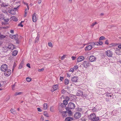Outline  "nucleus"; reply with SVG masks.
Instances as JSON below:
<instances>
[{
    "mask_svg": "<svg viewBox=\"0 0 121 121\" xmlns=\"http://www.w3.org/2000/svg\"><path fill=\"white\" fill-rule=\"evenodd\" d=\"M89 119L92 121H98L99 119L98 117H96V116L94 113L91 114L88 116Z\"/></svg>",
    "mask_w": 121,
    "mask_h": 121,
    "instance_id": "1",
    "label": "nucleus"
},
{
    "mask_svg": "<svg viewBox=\"0 0 121 121\" xmlns=\"http://www.w3.org/2000/svg\"><path fill=\"white\" fill-rule=\"evenodd\" d=\"M94 42L91 43L90 45L87 46L85 48V50L86 51L91 50L92 48L94 47Z\"/></svg>",
    "mask_w": 121,
    "mask_h": 121,
    "instance_id": "2",
    "label": "nucleus"
},
{
    "mask_svg": "<svg viewBox=\"0 0 121 121\" xmlns=\"http://www.w3.org/2000/svg\"><path fill=\"white\" fill-rule=\"evenodd\" d=\"M1 71H4L8 69L7 65L5 64H3L1 66Z\"/></svg>",
    "mask_w": 121,
    "mask_h": 121,
    "instance_id": "3",
    "label": "nucleus"
},
{
    "mask_svg": "<svg viewBox=\"0 0 121 121\" xmlns=\"http://www.w3.org/2000/svg\"><path fill=\"white\" fill-rule=\"evenodd\" d=\"M75 108L74 104L73 103L71 102L69 103L68 105V107L66 108H68L70 109H73Z\"/></svg>",
    "mask_w": 121,
    "mask_h": 121,
    "instance_id": "4",
    "label": "nucleus"
},
{
    "mask_svg": "<svg viewBox=\"0 0 121 121\" xmlns=\"http://www.w3.org/2000/svg\"><path fill=\"white\" fill-rule=\"evenodd\" d=\"M106 55L108 57H110L112 56L113 53L112 51L110 50H108L105 52Z\"/></svg>",
    "mask_w": 121,
    "mask_h": 121,
    "instance_id": "5",
    "label": "nucleus"
},
{
    "mask_svg": "<svg viewBox=\"0 0 121 121\" xmlns=\"http://www.w3.org/2000/svg\"><path fill=\"white\" fill-rule=\"evenodd\" d=\"M4 72V75L6 76H9L11 73V70L9 69H7V70Z\"/></svg>",
    "mask_w": 121,
    "mask_h": 121,
    "instance_id": "6",
    "label": "nucleus"
},
{
    "mask_svg": "<svg viewBox=\"0 0 121 121\" xmlns=\"http://www.w3.org/2000/svg\"><path fill=\"white\" fill-rule=\"evenodd\" d=\"M5 48L6 49H9L12 50L14 49L15 47L13 45L10 44L9 45H6Z\"/></svg>",
    "mask_w": 121,
    "mask_h": 121,
    "instance_id": "7",
    "label": "nucleus"
},
{
    "mask_svg": "<svg viewBox=\"0 0 121 121\" xmlns=\"http://www.w3.org/2000/svg\"><path fill=\"white\" fill-rule=\"evenodd\" d=\"M81 116V114L80 113L77 112L75 113L74 117L76 119H78Z\"/></svg>",
    "mask_w": 121,
    "mask_h": 121,
    "instance_id": "8",
    "label": "nucleus"
},
{
    "mask_svg": "<svg viewBox=\"0 0 121 121\" xmlns=\"http://www.w3.org/2000/svg\"><path fill=\"white\" fill-rule=\"evenodd\" d=\"M89 59L90 61L92 62L95 61L96 59V58L94 56H90Z\"/></svg>",
    "mask_w": 121,
    "mask_h": 121,
    "instance_id": "9",
    "label": "nucleus"
},
{
    "mask_svg": "<svg viewBox=\"0 0 121 121\" xmlns=\"http://www.w3.org/2000/svg\"><path fill=\"white\" fill-rule=\"evenodd\" d=\"M71 79L72 82H77L78 80V78L77 76H74L72 77Z\"/></svg>",
    "mask_w": 121,
    "mask_h": 121,
    "instance_id": "10",
    "label": "nucleus"
},
{
    "mask_svg": "<svg viewBox=\"0 0 121 121\" xmlns=\"http://www.w3.org/2000/svg\"><path fill=\"white\" fill-rule=\"evenodd\" d=\"M20 6V5H19L17 7L14 8L13 9L9 10V12L12 14H13V13L12 12L14 11V10L16 11L18 9Z\"/></svg>",
    "mask_w": 121,
    "mask_h": 121,
    "instance_id": "11",
    "label": "nucleus"
},
{
    "mask_svg": "<svg viewBox=\"0 0 121 121\" xmlns=\"http://www.w3.org/2000/svg\"><path fill=\"white\" fill-rule=\"evenodd\" d=\"M78 96H81L83 95V92L80 90L78 91L76 94Z\"/></svg>",
    "mask_w": 121,
    "mask_h": 121,
    "instance_id": "12",
    "label": "nucleus"
},
{
    "mask_svg": "<svg viewBox=\"0 0 121 121\" xmlns=\"http://www.w3.org/2000/svg\"><path fill=\"white\" fill-rule=\"evenodd\" d=\"M115 53L117 55H119L121 54V51L118 48H116L115 51Z\"/></svg>",
    "mask_w": 121,
    "mask_h": 121,
    "instance_id": "13",
    "label": "nucleus"
},
{
    "mask_svg": "<svg viewBox=\"0 0 121 121\" xmlns=\"http://www.w3.org/2000/svg\"><path fill=\"white\" fill-rule=\"evenodd\" d=\"M36 14L35 13L32 16V20L34 22H36L37 21V19L36 17Z\"/></svg>",
    "mask_w": 121,
    "mask_h": 121,
    "instance_id": "14",
    "label": "nucleus"
},
{
    "mask_svg": "<svg viewBox=\"0 0 121 121\" xmlns=\"http://www.w3.org/2000/svg\"><path fill=\"white\" fill-rule=\"evenodd\" d=\"M89 64L88 61H84V66L85 68H87L89 66Z\"/></svg>",
    "mask_w": 121,
    "mask_h": 121,
    "instance_id": "15",
    "label": "nucleus"
},
{
    "mask_svg": "<svg viewBox=\"0 0 121 121\" xmlns=\"http://www.w3.org/2000/svg\"><path fill=\"white\" fill-rule=\"evenodd\" d=\"M77 62H81L83 60V56H80L78 57L77 59Z\"/></svg>",
    "mask_w": 121,
    "mask_h": 121,
    "instance_id": "16",
    "label": "nucleus"
},
{
    "mask_svg": "<svg viewBox=\"0 0 121 121\" xmlns=\"http://www.w3.org/2000/svg\"><path fill=\"white\" fill-rule=\"evenodd\" d=\"M18 53V51H17L16 50L13 51L12 52V55L13 56H15L17 55Z\"/></svg>",
    "mask_w": 121,
    "mask_h": 121,
    "instance_id": "17",
    "label": "nucleus"
},
{
    "mask_svg": "<svg viewBox=\"0 0 121 121\" xmlns=\"http://www.w3.org/2000/svg\"><path fill=\"white\" fill-rule=\"evenodd\" d=\"M73 120V118L71 117H68L66 118L65 120L66 121H72Z\"/></svg>",
    "mask_w": 121,
    "mask_h": 121,
    "instance_id": "18",
    "label": "nucleus"
},
{
    "mask_svg": "<svg viewBox=\"0 0 121 121\" xmlns=\"http://www.w3.org/2000/svg\"><path fill=\"white\" fill-rule=\"evenodd\" d=\"M11 18L13 20L15 21H17L18 20L16 17L14 16H12L11 17Z\"/></svg>",
    "mask_w": 121,
    "mask_h": 121,
    "instance_id": "19",
    "label": "nucleus"
},
{
    "mask_svg": "<svg viewBox=\"0 0 121 121\" xmlns=\"http://www.w3.org/2000/svg\"><path fill=\"white\" fill-rule=\"evenodd\" d=\"M69 83V80L68 79H65L64 81V83L66 85H68Z\"/></svg>",
    "mask_w": 121,
    "mask_h": 121,
    "instance_id": "20",
    "label": "nucleus"
},
{
    "mask_svg": "<svg viewBox=\"0 0 121 121\" xmlns=\"http://www.w3.org/2000/svg\"><path fill=\"white\" fill-rule=\"evenodd\" d=\"M23 62H21L20 64L19 67H18L19 69H20L22 68L23 65Z\"/></svg>",
    "mask_w": 121,
    "mask_h": 121,
    "instance_id": "21",
    "label": "nucleus"
},
{
    "mask_svg": "<svg viewBox=\"0 0 121 121\" xmlns=\"http://www.w3.org/2000/svg\"><path fill=\"white\" fill-rule=\"evenodd\" d=\"M66 109L67 110V112L70 115L71 114L72 112L71 110H69V109L68 108H66Z\"/></svg>",
    "mask_w": 121,
    "mask_h": 121,
    "instance_id": "22",
    "label": "nucleus"
},
{
    "mask_svg": "<svg viewBox=\"0 0 121 121\" xmlns=\"http://www.w3.org/2000/svg\"><path fill=\"white\" fill-rule=\"evenodd\" d=\"M22 93L21 92H16L14 94V95L16 96L17 95H20L22 94Z\"/></svg>",
    "mask_w": 121,
    "mask_h": 121,
    "instance_id": "23",
    "label": "nucleus"
},
{
    "mask_svg": "<svg viewBox=\"0 0 121 121\" xmlns=\"http://www.w3.org/2000/svg\"><path fill=\"white\" fill-rule=\"evenodd\" d=\"M53 88L54 91L56 90L58 88V86L57 85H55L53 86Z\"/></svg>",
    "mask_w": 121,
    "mask_h": 121,
    "instance_id": "24",
    "label": "nucleus"
},
{
    "mask_svg": "<svg viewBox=\"0 0 121 121\" xmlns=\"http://www.w3.org/2000/svg\"><path fill=\"white\" fill-rule=\"evenodd\" d=\"M6 37L5 35L0 34V39H2L5 38Z\"/></svg>",
    "mask_w": 121,
    "mask_h": 121,
    "instance_id": "25",
    "label": "nucleus"
},
{
    "mask_svg": "<svg viewBox=\"0 0 121 121\" xmlns=\"http://www.w3.org/2000/svg\"><path fill=\"white\" fill-rule=\"evenodd\" d=\"M43 108L44 109H46L47 108V104H43Z\"/></svg>",
    "mask_w": 121,
    "mask_h": 121,
    "instance_id": "26",
    "label": "nucleus"
},
{
    "mask_svg": "<svg viewBox=\"0 0 121 121\" xmlns=\"http://www.w3.org/2000/svg\"><path fill=\"white\" fill-rule=\"evenodd\" d=\"M43 113V114L45 116L47 117H48V114L47 112H44Z\"/></svg>",
    "mask_w": 121,
    "mask_h": 121,
    "instance_id": "27",
    "label": "nucleus"
},
{
    "mask_svg": "<svg viewBox=\"0 0 121 121\" xmlns=\"http://www.w3.org/2000/svg\"><path fill=\"white\" fill-rule=\"evenodd\" d=\"M4 16L2 14H0V20H1L4 19Z\"/></svg>",
    "mask_w": 121,
    "mask_h": 121,
    "instance_id": "28",
    "label": "nucleus"
},
{
    "mask_svg": "<svg viewBox=\"0 0 121 121\" xmlns=\"http://www.w3.org/2000/svg\"><path fill=\"white\" fill-rule=\"evenodd\" d=\"M112 95H110V93H107L106 94V95L108 97H111Z\"/></svg>",
    "mask_w": 121,
    "mask_h": 121,
    "instance_id": "29",
    "label": "nucleus"
},
{
    "mask_svg": "<svg viewBox=\"0 0 121 121\" xmlns=\"http://www.w3.org/2000/svg\"><path fill=\"white\" fill-rule=\"evenodd\" d=\"M97 24V22H94L92 23V24L91 25V27H92Z\"/></svg>",
    "mask_w": 121,
    "mask_h": 121,
    "instance_id": "30",
    "label": "nucleus"
},
{
    "mask_svg": "<svg viewBox=\"0 0 121 121\" xmlns=\"http://www.w3.org/2000/svg\"><path fill=\"white\" fill-rule=\"evenodd\" d=\"M13 36L14 37V38L16 40L17 39L18 37V35H14V36Z\"/></svg>",
    "mask_w": 121,
    "mask_h": 121,
    "instance_id": "31",
    "label": "nucleus"
},
{
    "mask_svg": "<svg viewBox=\"0 0 121 121\" xmlns=\"http://www.w3.org/2000/svg\"><path fill=\"white\" fill-rule=\"evenodd\" d=\"M10 111L12 113H13V114H15L16 113V112H15V111L12 108H11L10 110Z\"/></svg>",
    "mask_w": 121,
    "mask_h": 121,
    "instance_id": "32",
    "label": "nucleus"
},
{
    "mask_svg": "<svg viewBox=\"0 0 121 121\" xmlns=\"http://www.w3.org/2000/svg\"><path fill=\"white\" fill-rule=\"evenodd\" d=\"M63 103L64 104L65 106V105H67L68 104V103L67 101L66 100H64L63 101Z\"/></svg>",
    "mask_w": 121,
    "mask_h": 121,
    "instance_id": "33",
    "label": "nucleus"
},
{
    "mask_svg": "<svg viewBox=\"0 0 121 121\" xmlns=\"http://www.w3.org/2000/svg\"><path fill=\"white\" fill-rule=\"evenodd\" d=\"M26 80L27 82H30L31 80V78H26Z\"/></svg>",
    "mask_w": 121,
    "mask_h": 121,
    "instance_id": "34",
    "label": "nucleus"
},
{
    "mask_svg": "<svg viewBox=\"0 0 121 121\" xmlns=\"http://www.w3.org/2000/svg\"><path fill=\"white\" fill-rule=\"evenodd\" d=\"M2 6L5 7H8L9 6V5L8 4H2Z\"/></svg>",
    "mask_w": 121,
    "mask_h": 121,
    "instance_id": "35",
    "label": "nucleus"
},
{
    "mask_svg": "<svg viewBox=\"0 0 121 121\" xmlns=\"http://www.w3.org/2000/svg\"><path fill=\"white\" fill-rule=\"evenodd\" d=\"M98 42H99V45H102L103 44V42L102 41H100V40Z\"/></svg>",
    "mask_w": 121,
    "mask_h": 121,
    "instance_id": "36",
    "label": "nucleus"
},
{
    "mask_svg": "<svg viewBox=\"0 0 121 121\" xmlns=\"http://www.w3.org/2000/svg\"><path fill=\"white\" fill-rule=\"evenodd\" d=\"M94 43V47L95 45H99V42H95V43Z\"/></svg>",
    "mask_w": 121,
    "mask_h": 121,
    "instance_id": "37",
    "label": "nucleus"
},
{
    "mask_svg": "<svg viewBox=\"0 0 121 121\" xmlns=\"http://www.w3.org/2000/svg\"><path fill=\"white\" fill-rule=\"evenodd\" d=\"M78 68V67L77 65H75L73 67L74 69L75 70H76Z\"/></svg>",
    "mask_w": 121,
    "mask_h": 121,
    "instance_id": "38",
    "label": "nucleus"
},
{
    "mask_svg": "<svg viewBox=\"0 0 121 121\" xmlns=\"http://www.w3.org/2000/svg\"><path fill=\"white\" fill-rule=\"evenodd\" d=\"M105 39V37L103 36H102L100 37L99 39V40H103Z\"/></svg>",
    "mask_w": 121,
    "mask_h": 121,
    "instance_id": "39",
    "label": "nucleus"
},
{
    "mask_svg": "<svg viewBox=\"0 0 121 121\" xmlns=\"http://www.w3.org/2000/svg\"><path fill=\"white\" fill-rule=\"evenodd\" d=\"M66 92V91L64 89H62L61 91V92L62 94H64Z\"/></svg>",
    "mask_w": 121,
    "mask_h": 121,
    "instance_id": "40",
    "label": "nucleus"
},
{
    "mask_svg": "<svg viewBox=\"0 0 121 121\" xmlns=\"http://www.w3.org/2000/svg\"><path fill=\"white\" fill-rule=\"evenodd\" d=\"M48 45L51 47H52V44L51 42H49L48 43Z\"/></svg>",
    "mask_w": 121,
    "mask_h": 121,
    "instance_id": "41",
    "label": "nucleus"
},
{
    "mask_svg": "<svg viewBox=\"0 0 121 121\" xmlns=\"http://www.w3.org/2000/svg\"><path fill=\"white\" fill-rule=\"evenodd\" d=\"M65 55H64L63 56L61 57V60H63L64 59V58L65 57Z\"/></svg>",
    "mask_w": 121,
    "mask_h": 121,
    "instance_id": "42",
    "label": "nucleus"
},
{
    "mask_svg": "<svg viewBox=\"0 0 121 121\" xmlns=\"http://www.w3.org/2000/svg\"><path fill=\"white\" fill-rule=\"evenodd\" d=\"M66 112L65 111H63L61 112V114H62V115L63 114H66Z\"/></svg>",
    "mask_w": 121,
    "mask_h": 121,
    "instance_id": "43",
    "label": "nucleus"
},
{
    "mask_svg": "<svg viewBox=\"0 0 121 121\" xmlns=\"http://www.w3.org/2000/svg\"><path fill=\"white\" fill-rule=\"evenodd\" d=\"M14 36V35H10V38H11L12 39H13L14 38V36Z\"/></svg>",
    "mask_w": 121,
    "mask_h": 121,
    "instance_id": "44",
    "label": "nucleus"
},
{
    "mask_svg": "<svg viewBox=\"0 0 121 121\" xmlns=\"http://www.w3.org/2000/svg\"><path fill=\"white\" fill-rule=\"evenodd\" d=\"M50 111L52 112L53 111V108L52 107H51L50 108Z\"/></svg>",
    "mask_w": 121,
    "mask_h": 121,
    "instance_id": "45",
    "label": "nucleus"
},
{
    "mask_svg": "<svg viewBox=\"0 0 121 121\" xmlns=\"http://www.w3.org/2000/svg\"><path fill=\"white\" fill-rule=\"evenodd\" d=\"M97 110L95 108H94L93 109L92 111L93 112H95Z\"/></svg>",
    "mask_w": 121,
    "mask_h": 121,
    "instance_id": "46",
    "label": "nucleus"
},
{
    "mask_svg": "<svg viewBox=\"0 0 121 121\" xmlns=\"http://www.w3.org/2000/svg\"><path fill=\"white\" fill-rule=\"evenodd\" d=\"M76 57L75 56H72L71 57V58L73 60H74L76 58Z\"/></svg>",
    "mask_w": 121,
    "mask_h": 121,
    "instance_id": "47",
    "label": "nucleus"
},
{
    "mask_svg": "<svg viewBox=\"0 0 121 121\" xmlns=\"http://www.w3.org/2000/svg\"><path fill=\"white\" fill-rule=\"evenodd\" d=\"M74 71V69L73 68H71L70 70V71L71 72H73Z\"/></svg>",
    "mask_w": 121,
    "mask_h": 121,
    "instance_id": "48",
    "label": "nucleus"
},
{
    "mask_svg": "<svg viewBox=\"0 0 121 121\" xmlns=\"http://www.w3.org/2000/svg\"><path fill=\"white\" fill-rule=\"evenodd\" d=\"M3 19H4V21L6 22H8L9 21V19L7 18L6 19H5L4 18Z\"/></svg>",
    "mask_w": 121,
    "mask_h": 121,
    "instance_id": "49",
    "label": "nucleus"
},
{
    "mask_svg": "<svg viewBox=\"0 0 121 121\" xmlns=\"http://www.w3.org/2000/svg\"><path fill=\"white\" fill-rule=\"evenodd\" d=\"M64 78L63 77H60V80L61 81H62L63 80V79Z\"/></svg>",
    "mask_w": 121,
    "mask_h": 121,
    "instance_id": "50",
    "label": "nucleus"
},
{
    "mask_svg": "<svg viewBox=\"0 0 121 121\" xmlns=\"http://www.w3.org/2000/svg\"><path fill=\"white\" fill-rule=\"evenodd\" d=\"M37 109L38 111L39 112H41L42 111V110H41V109L40 108H37Z\"/></svg>",
    "mask_w": 121,
    "mask_h": 121,
    "instance_id": "51",
    "label": "nucleus"
},
{
    "mask_svg": "<svg viewBox=\"0 0 121 121\" xmlns=\"http://www.w3.org/2000/svg\"><path fill=\"white\" fill-rule=\"evenodd\" d=\"M27 9H25V17L26 16V15L27 14Z\"/></svg>",
    "mask_w": 121,
    "mask_h": 121,
    "instance_id": "52",
    "label": "nucleus"
},
{
    "mask_svg": "<svg viewBox=\"0 0 121 121\" xmlns=\"http://www.w3.org/2000/svg\"><path fill=\"white\" fill-rule=\"evenodd\" d=\"M42 0H38V3L39 4L41 3L42 2Z\"/></svg>",
    "mask_w": 121,
    "mask_h": 121,
    "instance_id": "53",
    "label": "nucleus"
},
{
    "mask_svg": "<svg viewBox=\"0 0 121 121\" xmlns=\"http://www.w3.org/2000/svg\"><path fill=\"white\" fill-rule=\"evenodd\" d=\"M44 70V69L43 68H42L41 69H38V70L39 71H43Z\"/></svg>",
    "mask_w": 121,
    "mask_h": 121,
    "instance_id": "54",
    "label": "nucleus"
},
{
    "mask_svg": "<svg viewBox=\"0 0 121 121\" xmlns=\"http://www.w3.org/2000/svg\"><path fill=\"white\" fill-rule=\"evenodd\" d=\"M105 44L108 45V40H106L105 42Z\"/></svg>",
    "mask_w": 121,
    "mask_h": 121,
    "instance_id": "55",
    "label": "nucleus"
},
{
    "mask_svg": "<svg viewBox=\"0 0 121 121\" xmlns=\"http://www.w3.org/2000/svg\"><path fill=\"white\" fill-rule=\"evenodd\" d=\"M26 65L29 68H30V64H27Z\"/></svg>",
    "mask_w": 121,
    "mask_h": 121,
    "instance_id": "56",
    "label": "nucleus"
},
{
    "mask_svg": "<svg viewBox=\"0 0 121 121\" xmlns=\"http://www.w3.org/2000/svg\"><path fill=\"white\" fill-rule=\"evenodd\" d=\"M10 32L11 34H13L14 33V31L13 30H11L10 31Z\"/></svg>",
    "mask_w": 121,
    "mask_h": 121,
    "instance_id": "57",
    "label": "nucleus"
},
{
    "mask_svg": "<svg viewBox=\"0 0 121 121\" xmlns=\"http://www.w3.org/2000/svg\"><path fill=\"white\" fill-rule=\"evenodd\" d=\"M39 36L38 35L37 37L36 38V40H38L39 39Z\"/></svg>",
    "mask_w": 121,
    "mask_h": 121,
    "instance_id": "58",
    "label": "nucleus"
},
{
    "mask_svg": "<svg viewBox=\"0 0 121 121\" xmlns=\"http://www.w3.org/2000/svg\"><path fill=\"white\" fill-rule=\"evenodd\" d=\"M62 115L63 117H66L67 116V115L65 114H63Z\"/></svg>",
    "mask_w": 121,
    "mask_h": 121,
    "instance_id": "59",
    "label": "nucleus"
},
{
    "mask_svg": "<svg viewBox=\"0 0 121 121\" xmlns=\"http://www.w3.org/2000/svg\"><path fill=\"white\" fill-rule=\"evenodd\" d=\"M10 96H9L7 98V99H6V101H8V100H9V99H10Z\"/></svg>",
    "mask_w": 121,
    "mask_h": 121,
    "instance_id": "60",
    "label": "nucleus"
},
{
    "mask_svg": "<svg viewBox=\"0 0 121 121\" xmlns=\"http://www.w3.org/2000/svg\"><path fill=\"white\" fill-rule=\"evenodd\" d=\"M118 47L119 48L121 49V44L119 45L118 46Z\"/></svg>",
    "mask_w": 121,
    "mask_h": 121,
    "instance_id": "61",
    "label": "nucleus"
},
{
    "mask_svg": "<svg viewBox=\"0 0 121 121\" xmlns=\"http://www.w3.org/2000/svg\"><path fill=\"white\" fill-rule=\"evenodd\" d=\"M16 40V43H19V41L17 39Z\"/></svg>",
    "mask_w": 121,
    "mask_h": 121,
    "instance_id": "62",
    "label": "nucleus"
},
{
    "mask_svg": "<svg viewBox=\"0 0 121 121\" xmlns=\"http://www.w3.org/2000/svg\"><path fill=\"white\" fill-rule=\"evenodd\" d=\"M64 105V104L63 103H62L61 104L60 106L61 107H63Z\"/></svg>",
    "mask_w": 121,
    "mask_h": 121,
    "instance_id": "63",
    "label": "nucleus"
},
{
    "mask_svg": "<svg viewBox=\"0 0 121 121\" xmlns=\"http://www.w3.org/2000/svg\"><path fill=\"white\" fill-rule=\"evenodd\" d=\"M19 26H20L22 27H23V25L21 23L19 25Z\"/></svg>",
    "mask_w": 121,
    "mask_h": 121,
    "instance_id": "64",
    "label": "nucleus"
}]
</instances>
